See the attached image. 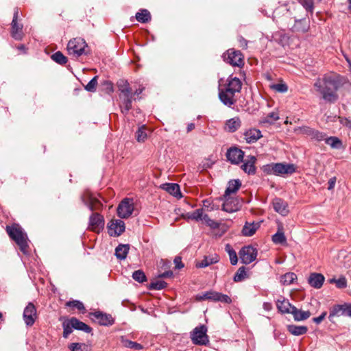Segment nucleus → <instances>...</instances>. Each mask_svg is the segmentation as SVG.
Wrapping results in <instances>:
<instances>
[{
    "label": "nucleus",
    "instance_id": "60",
    "mask_svg": "<svg viewBox=\"0 0 351 351\" xmlns=\"http://www.w3.org/2000/svg\"><path fill=\"white\" fill-rule=\"evenodd\" d=\"M326 315H327L326 311H324L319 316H318L317 317H314L313 319V321L315 324H319L325 319Z\"/></svg>",
    "mask_w": 351,
    "mask_h": 351
},
{
    "label": "nucleus",
    "instance_id": "7",
    "mask_svg": "<svg viewBox=\"0 0 351 351\" xmlns=\"http://www.w3.org/2000/svg\"><path fill=\"white\" fill-rule=\"evenodd\" d=\"M341 316L351 317V304L345 303L343 304H337L330 308L328 319L331 322H335V317Z\"/></svg>",
    "mask_w": 351,
    "mask_h": 351
},
{
    "label": "nucleus",
    "instance_id": "25",
    "mask_svg": "<svg viewBox=\"0 0 351 351\" xmlns=\"http://www.w3.org/2000/svg\"><path fill=\"white\" fill-rule=\"evenodd\" d=\"M69 320L71 326H73L74 329L82 330L87 333H90L92 331V328L89 326L75 317H71Z\"/></svg>",
    "mask_w": 351,
    "mask_h": 351
},
{
    "label": "nucleus",
    "instance_id": "51",
    "mask_svg": "<svg viewBox=\"0 0 351 351\" xmlns=\"http://www.w3.org/2000/svg\"><path fill=\"white\" fill-rule=\"evenodd\" d=\"M69 320H67L62 324L63 327V337L67 338L69 335L73 332V327L71 326Z\"/></svg>",
    "mask_w": 351,
    "mask_h": 351
},
{
    "label": "nucleus",
    "instance_id": "26",
    "mask_svg": "<svg viewBox=\"0 0 351 351\" xmlns=\"http://www.w3.org/2000/svg\"><path fill=\"white\" fill-rule=\"evenodd\" d=\"M241 182L240 180H232L228 182V187L225 191L224 196L227 197L232 193H235L241 187Z\"/></svg>",
    "mask_w": 351,
    "mask_h": 351
},
{
    "label": "nucleus",
    "instance_id": "4",
    "mask_svg": "<svg viewBox=\"0 0 351 351\" xmlns=\"http://www.w3.org/2000/svg\"><path fill=\"white\" fill-rule=\"evenodd\" d=\"M263 170L264 173L269 175L282 176L293 173L295 171V167L293 164L270 163L264 165Z\"/></svg>",
    "mask_w": 351,
    "mask_h": 351
},
{
    "label": "nucleus",
    "instance_id": "24",
    "mask_svg": "<svg viewBox=\"0 0 351 351\" xmlns=\"http://www.w3.org/2000/svg\"><path fill=\"white\" fill-rule=\"evenodd\" d=\"M274 209L285 216L288 213L287 204L280 198H275L273 201Z\"/></svg>",
    "mask_w": 351,
    "mask_h": 351
},
{
    "label": "nucleus",
    "instance_id": "16",
    "mask_svg": "<svg viewBox=\"0 0 351 351\" xmlns=\"http://www.w3.org/2000/svg\"><path fill=\"white\" fill-rule=\"evenodd\" d=\"M89 227L91 230L99 232L104 227V219L97 213H93L89 218Z\"/></svg>",
    "mask_w": 351,
    "mask_h": 351
},
{
    "label": "nucleus",
    "instance_id": "57",
    "mask_svg": "<svg viewBox=\"0 0 351 351\" xmlns=\"http://www.w3.org/2000/svg\"><path fill=\"white\" fill-rule=\"evenodd\" d=\"M191 213L193 220L197 221L202 220V217L204 215L202 208L197 209L195 211L192 212Z\"/></svg>",
    "mask_w": 351,
    "mask_h": 351
},
{
    "label": "nucleus",
    "instance_id": "2",
    "mask_svg": "<svg viewBox=\"0 0 351 351\" xmlns=\"http://www.w3.org/2000/svg\"><path fill=\"white\" fill-rule=\"evenodd\" d=\"M242 88V82L239 78L230 75L223 88L219 90L220 101L226 106L230 107L237 102V95Z\"/></svg>",
    "mask_w": 351,
    "mask_h": 351
},
{
    "label": "nucleus",
    "instance_id": "38",
    "mask_svg": "<svg viewBox=\"0 0 351 351\" xmlns=\"http://www.w3.org/2000/svg\"><path fill=\"white\" fill-rule=\"evenodd\" d=\"M324 141L333 149H340L342 147L341 141L336 136L326 137Z\"/></svg>",
    "mask_w": 351,
    "mask_h": 351
},
{
    "label": "nucleus",
    "instance_id": "3",
    "mask_svg": "<svg viewBox=\"0 0 351 351\" xmlns=\"http://www.w3.org/2000/svg\"><path fill=\"white\" fill-rule=\"evenodd\" d=\"M6 232L9 237L19 246L24 254L27 253V236L22 228L18 224L6 226Z\"/></svg>",
    "mask_w": 351,
    "mask_h": 351
},
{
    "label": "nucleus",
    "instance_id": "1",
    "mask_svg": "<svg viewBox=\"0 0 351 351\" xmlns=\"http://www.w3.org/2000/svg\"><path fill=\"white\" fill-rule=\"evenodd\" d=\"M341 85L340 76L335 73H327L318 78L314 83V87L324 100L335 103L338 99L337 91Z\"/></svg>",
    "mask_w": 351,
    "mask_h": 351
},
{
    "label": "nucleus",
    "instance_id": "39",
    "mask_svg": "<svg viewBox=\"0 0 351 351\" xmlns=\"http://www.w3.org/2000/svg\"><path fill=\"white\" fill-rule=\"evenodd\" d=\"M225 250L229 255L230 263L232 265H235L238 263V257L235 250L232 247L230 244H226Z\"/></svg>",
    "mask_w": 351,
    "mask_h": 351
},
{
    "label": "nucleus",
    "instance_id": "29",
    "mask_svg": "<svg viewBox=\"0 0 351 351\" xmlns=\"http://www.w3.org/2000/svg\"><path fill=\"white\" fill-rule=\"evenodd\" d=\"M219 261V256L216 254L213 256H204V259L196 263L198 268H204L213 263H216Z\"/></svg>",
    "mask_w": 351,
    "mask_h": 351
},
{
    "label": "nucleus",
    "instance_id": "19",
    "mask_svg": "<svg viewBox=\"0 0 351 351\" xmlns=\"http://www.w3.org/2000/svg\"><path fill=\"white\" fill-rule=\"evenodd\" d=\"M256 161V158L254 156H249L245 160L243 164L241 165V169L248 173V174H254L256 172L255 162Z\"/></svg>",
    "mask_w": 351,
    "mask_h": 351
},
{
    "label": "nucleus",
    "instance_id": "27",
    "mask_svg": "<svg viewBox=\"0 0 351 351\" xmlns=\"http://www.w3.org/2000/svg\"><path fill=\"white\" fill-rule=\"evenodd\" d=\"M241 125V121L238 117L232 118L226 121V130L229 132H234Z\"/></svg>",
    "mask_w": 351,
    "mask_h": 351
},
{
    "label": "nucleus",
    "instance_id": "53",
    "mask_svg": "<svg viewBox=\"0 0 351 351\" xmlns=\"http://www.w3.org/2000/svg\"><path fill=\"white\" fill-rule=\"evenodd\" d=\"M271 88L278 93H286L288 90L287 84L284 83L272 84Z\"/></svg>",
    "mask_w": 351,
    "mask_h": 351
},
{
    "label": "nucleus",
    "instance_id": "22",
    "mask_svg": "<svg viewBox=\"0 0 351 351\" xmlns=\"http://www.w3.org/2000/svg\"><path fill=\"white\" fill-rule=\"evenodd\" d=\"M262 136L259 130L252 128L245 132L244 138L247 143H254Z\"/></svg>",
    "mask_w": 351,
    "mask_h": 351
},
{
    "label": "nucleus",
    "instance_id": "48",
    "mask_svg": "<svg viewBox=\"0 0 351 351\" xmlns=\"http://www.w3.org/2000/svg\"><path fill=\"white\" fill-rule=\"evenodd\" d=\"M132 278L134 280L140 283H142L147 280L146 276L142 270L135 271L132 274Z\"/></svg>",
    "mask_w": 351,
    "mask_h": 351
},
{
    "label": "nucleus",
    "instance_id": "36",
    "mask_svg": "<svg viewBox=\"0 0 351 351\" xmlns=\"http://www.w3.org/2000/svg\"><path fill=\"white\" fill-rule=\"evenodd\" d=\"M296 280L297 276L293 272L286 273L280 277V282L285 286L293 284Z\"/></svg>",
    "mask_w": 351,
    "mask_h": 351
},
{
    "label": "nucleus",
    "instance_id": "49",
    "mask_svg": "<svg viewBox=\"0 0 351 351\" xmlns=\"http://www.w3.org/2000/svg\"><path fill=\"white\" fill-rule=\"evenodd\" d=\"M97 76H95L85 86L84 88L88 92L94 93L96 90L97 86Z\"/></svg>",
    "mask_w": 351,
    "mask_h": 351
},
{
    "label": "nucleus",
    "instance_id": "9",
    "mask_svg": "<svg viewBox=\"0 0 351 351\" xmlns=\"http://www.w3.org/2000/svg\"><path fill=\"white\" fill-rule=\"evenodd\" d=\"M224 60L232 65L241 67L243 65V56L240 51L229 49L223 54Z\"/></svg>",
    "mask_w": 351,
    "mask_h": 351
},
{
    "label": "nucleus",
    "instance_id": "40",
    "mask_svg": "<svg viewBox=\"0 0 351 351\" xmlns=\"http://www.w3.org/2000/svg\"><path fill=\"white\" fill-rule=\"evenodd\" d=\"M121 343L125 347L134 349L135 350H140L143 348V346L141 344L124 339L123 337H121Z\"/></svg>",
    "mask_w": 351,
    "mask_h": 351
},
{
    "label": "nucleus",
    "instance_id": "6",
    "mask_svg": "<svg viewBox=\"0 0 351 351\" xmlns=\"http://www.w3.org/2000/svg\"><path fill=\"white\" fill-rule=\"evenodd\" d=\"M206 332L207 327L205 325H200L195 327L191 332V339L192 342L195 345H208L209 343V339Z\"/></svg>",
    "mask_w": 351,
    "mask_h": 351
},
{
    "label": "nucleus",
    "instance_id": "46",
    "mask_svg": "<svg viewBox=\"0 0 351 351\" xmlns=\"http://www.w3.org/2000/svg\"><path fill=\"white\" fill-rule=\"evenodd\" d=\"M136 140L139 143H143L145 141L147 137L145 132V127L144 125L140 127L136 132Z\"/></svg>",
    "mask_w": 351,
    "mask_h": 351
},
{
    "label": "nucleus",
    "instance_id": "52",
    "mask_svg": "<svg viewBox=\"0 0 351 351\" xmlns=\"http://www.w3.org/2000/svg\"><path fill=\"white\" fill-rule=\"evenodd\" d=\"M202 220L204 221L205 223L213 229L217 228L219 227V223L209 218L208 215H204Z\"/></svg>",
    "mask_w": 351,
    "mask_h": 351
},
{
    "label": "nucleus",
    "instance_id": "10",
    "mask_svg": "<svg viewBox=\"0 0 351 351\" xmlns=\"http://www.w3.org/2000/svg\"><path fill=\"white\" fill-rule=\"evenodd\" d=\"M223 199L222 210L227 213H232L238 211L242 206V201L237 197H231L230 195L225 197L223 195Z\"/></svg>",
    "mask_w": 351,
    "mask_h": 351
},
{
    "label": "nucleus",
    "instance_id": "61",
    "mask_svg": "<svg viewBox=\"0 0 351 351\" xmlns=\"http://www.w3.org/2000/svg\"><path fill=\"white\" fill-rule=\"evenodd\" d=\"M208 295H209V291H206V292L202 293L201 294H198L196 295V300L198 301H202V300H208V296H209Z\"/></svg>",
    "mask_w": 351,
    "mask_h": 351
},
{
    "label": "nucleus",
    "instance_id": "35",
    "mask_svg": "<svg viewBox=\"0 0 351 351\" xmlns=\"http://www.w3.org/2000/svg\"><path fill=\"white\" fill-rule=\"evenodd\" d=\"M278 309L282 313H290L294 306L291 305L287 300H278L276 302Z\"/></svg>",
    "mask_w": 351,
    "mask_h": 351
},
{
    "label": "nucleus",
    "instance_id": "64",
    "mask_svg": "<svg viewBox=\"0 0 351 351\" xmlns=\"http://www.w3.org/2000/svg\"><path fill=\"white\" fill-rule=\"evenodd\" d=\"M336 177H332L331 178L329 179L328 182V190H332L334 189L335 186V183H336Z\"/></svg>",
    "mask_w": 351,
    "mask_h": 351
},
{
    "label": "nucleus",
    "instance_id": "14",
    "mask_svg": "<svg viewBox=\"0 0 351 351\" xmlns=\"http://www.w3.org/2000/svg\"><path fill=\"white\" fill-rule=\"evenodd\" d=\"M90 316L95 321H97L102 326H111L114 324V320L111 315L103 313L101 311H95L90 313Z\"/></svg>",
    "mask_w": 351,
    "mask_h": 351
},
{
    "label": "nucleus",
    "instance_id": "30",
    "mask_svg": "<svg viewBox=\"0 0 351 351\" xmlns=\"http://www.w3.org/2000/svg\"><path fill=\"white\" fill-rule=\"evenodd\" d=\"M287 330L293 335L300 336L306 334L308 331V328L305 326L290 324L287 326Z\"/></svg>",
    "mask_w": 351,
    "mask_h": 351
},
{
    "label": "nucleus",
    "instance_id": "56",
    "mask_svg": "<svg viewBox=\"0 0 351 351\" xmlns=\"http://www.w3.org/2000/svg\"><path fill=\"white\" fill-rule=\"evenodd\" d=\"M326 137V134L315 130L313 132V134L312 135L311 138L318 141H325Z\"/></svg>",
    "mask_w": 351,
    "mask_h": 351
},
{
    "label": "nucleus",
    "instance_id": "44",
    "mask_svg": "<svg viewBox=\"0 0 351 351\" xmlns=\"http://www.w3.org/2000/svg\"><path fill=\"white\" fill-rule=\"evenodd\" d=\"M286 237L284 233L281 231H278L272 236V241L276 244H283L286 243Z\"/></svg>",
    "mask_w": 351,
    "mask_h": 351
},
{
    "label": "nucleus",
    "instance_id": "50",
    "mask_svg": "<svg viewBox=\"0 0 351 351\" xmlns=\"http://www.w3.org/2000/svg\"><path fill=\"white\" fill-rule=\"evenodd\" d=\"M66 305L69 307H73L77 308L79 311H82L83 313L85 311L84 304L79 300L69 301L66 303Z\"/></svg>",
    "mask_w": 351,
    "mask_h": 351
},
{
    "label": "nucleus",
    "instance_id": "18",
    "mask_svg": "<svg viewBox=\"0 0 351 351\" xmlns=\"http://www.w3.org/2000/svg\"><path fill=\"white\" fill-rule=\"evenodd\" d=\"M309 28V20L308 19L304 18L295 21V24L291 27V31L296 34H304L308 31Z\"/></svg>",
    "mask_w": 351,
    "mask_h": 351
},
{
    "label": "nucleus",
    "instance_id": "62",
    "mask_svg": "<svg viewBox=\"0 0 351 351\" xmlns=\"http://www.w3.org/2000/svg\"><path fill=\"white\" fill-rule=\"evenodd\" d=\"M302 132L307 136H308L310 138H311L312 135L313 134L314 129L309 128V127H304L302 129Z\"/></svg>",
    "mask_w": 351,
    "mask_h": 351
},
{
    "label": "nucleus",
    "instance_id": "41",
    "mask_svg": "<svg viewBox=\"0 0 351 351\" xmlns=\"http://www.w3.org/2000/svg\"><path fill=\"white\" fill-rule=\"evenodd\" d=\"M329 283H335L336 287L339 289H343L347 287V280L344 276H341L339 279L335 278L328 280Z\"/></svg>",
    "mask_w": 351,
    "mask_h": 351
},
{
    "label": "nucleus",
    "instance_id": "20",
    "mask_svg": "<svg viewBox=\"0 0 351 351\" xmlns=\"http://www.w3.org/2000/svg\"><path fill=\"white\" fill-rule=\"evenodd\" d=\"M208 300L213 302H220L225 304H230L232 299L226 294L219 292L210 291L208 295Z\"/></svg>",
    "mask_w": 351,
    "mask_h": 351
},
{
    "label": "nucleus",
    "instance_id": "15",
    "mask_svg": "<svg viewBox=\"0 0 351 351\" xmlns=\"http://www.w3.org/2000/svg\"><path fill=\"white\" fill-rule=\"evenodd\" d=\"M23 317L27 326H31L34 324L36 318V309L32 303L29 302L25 308Z\"/></svg>",
    "mask_w": 351,
    "mask_h": 351
},
{
    "label": "nucleus",
    "instance_id": "32",
    "mask_svg": "<svg viewBox=\"0 0 351 351\" xmlns=\"http://www.w3.org/2000/svg\"><path fill=\"white\" fill-rule=\"evenodd\" d=\"M259 228L258 223H247L246 222L243 228L242 233L245 237L252 236L256 230Z\"/></svg>",
    "mask_w": 351,
    "mask_h": 351
},
{
    "label": "nucleus",
    "instance_id": "17",
    "mask_svg": "<svg viewBox=\"0 0 351 351\" xmlns=\"http://www.w3.org/2000/svg\"><path fill=\"white\" fill-rule=\"evenodd\" d=\"M244 152L237 147L230 148L227 153L226 157L228 160L232 163L237 165L243 160Z\"/></svg>",
    "mask_w": 351,
    "mask_h": 351
},
{
    "label": "nucleus",
    "instance_id": "37",
    "mask_svg": "<svg viewBox=\"0 0 351 351\" xmlns=\"http://www.w3.org/2000/svg\"><path fill=\"white\" fill-rule=\"evenodd\" d=\"M136 20L142 23H146L151 21V14L147 10L143 9L136 14Z\"/></svg>",
    "mask_w": 351,
    "mask_h": 351
},
{
    "label": "nucleus",
    "instance_id": "31",
    "mask_svg": "<svg viewBox=\"0 0 351 351\" xmlns=\"http://www.w3.org/2000/svg\"><path fill=\"white\" fill-rule=\"evenodd\" d=\"M123 106H121V112L124 114H127L132 108V94L129 95L120 96Z\"/></svg>",
    "mask_w": 351,
    "mask_h": 351
},
{
    "label": "nucleus",
    "instance_id": "45",
    "mask_svg": "<svg viewBox=\"0 0 351 351\" xmlns=\"http://www.w3.org/2000/svg\"><path fill=\"white\" fill-rule=\"evenodd\" d=\"M279 119L278 114L276 112H271L265 117L262 122L265 123H273L274 121Z\"/></svg>",
    "mask_w": 351,
    "mask_h": 351
},
{
    "label": "nucleus",
    "instance_id": "34",
    "mask_svg": "<svg viewBox=\"0 0 351 351\" xmlns=\"http://www.w3.org/2000/svg\"><path fill=\"white\" fill-rule=\"evenodd\" d=\"M117 85L118 87L119 90L121 92V95L120 96L123 95H129L130 94H132V89L130 87V84L128 82L125 80H119L117 82Z\"/></svg>",
    "mask_w": 351,
    "mask_h": 351
},
{
    "label": "nucleus",
    "instance_id": "33",
    "mask_svg": "<svg viewBox=\"0 0 351 351\" xmlns=\"http://www.w3.org/2000/svg\"><path fill=\"white\" fill-rule=\"evenodd\" d=\"M130 246L128 244H120L115 248V256L118 259L124 260L128 254Z\"/></svg>",
    "mask_w": 351,
    "mask_h": 351
},
{
    "label": "nucleus",
    "instance_id": "5",
    "mask_svg": "<svg viewBox=\"0 0 351 351\" xmlns=\"http://www.w3.org/2000/svg\"><path fill=\"white\" fill-rule=\"evenodd\" d=\"M87 47L88 45L83 38H74L69 41L66 49L69 55L80 57L87 53L86 51Z\"/></svg>",
    "mask_w": 351,
    "mask_h": 351
},
{
    "label": "nucleus",
    "instance_id": "28",
    "mask_svg": "<svg viewBox=\"0 0 351 351\" xmlns=\"http://www.w3.org/2000/svg\"><path fill=\"white\" fill-rule=\"evenodd\" d=\"M291 314L293 315L295 321H303L307 319L311 316V313L308 311H302L298 309L295 306L291 310Z\"/></svg>",
    "mask_w": 351,
    "mask_h": 351
},
{
    "label": "nucleus",
    "instance_id": "21",
    "mask_svg": "<svg viewBox=\"0 0 351 351\" xmlns=\"http://www.w3.org/2000/svg\"><path fill=\"white\" fill-rule=\"evenodd\" d=\"M161 188L177 198L182 197L180 186L178 184L165 183L161 185Z\"/></svg>",
    "mask_w": 351,
    "mask_h": 351
},
{
    "label": "nucleus",
    "instance_id": "12",
    "mask_svg": "<svg viewBox=\"0 0 351 351\" xmlns=\"http://www.w3.org/2000/svg\"><path fill=\"white\" fill-rule=\"evenodd\" d=\"M19 18V9L16 8L14 12L13 19L11 23L12 29L11 34L12 36L15 39L20 40L23 38V25L19 24L17 22Z\"/></svg>",
    "mask_w": 351,
    "mask_h": 351
},
{
    "label": "nucleus",
    "instance_id": "43",
    "mask_svg": "<svg viewBox=\"0 0 351 351\" xmlns=\"http://www.w3.org/2000/svg\"><path fill=\"white\" fill-rule=\"evenodd\" d=\"M247 274L245 267H241L234 274L233 280L234 282H241L246 278Z\"/></svg>",
    "mask_w": 351,
    "mask_h": 351
},
{
    "label": "nucleus",
    "instance_id": "63",
    "mask_svg": "<svg viewBox=\"0 0 351 351\" xmlns=\"http://www.w3.org/2000/svg\"><path fill=\"white\" fill-rule=\"evenodd\" d=\"M174 263L176 265V267L177 269H181L184 267V265L182 264V259L179 256H176L175 258H174Z\"/></svg>",
    "mask_w": 351,
    "mask_h": 351
},
{
    "label": "nucleus",
    "instance_id": "13",
    "mask_svg": "<svg viewBox=\"0 0 351 351\" xmlns=\"http://www.w3.org/2000/svg\"><path fill=\"white\" fill-rule=\"evenodd\" d=\"M108 228L110 236H119L125 231V223L121 219H112Z\"/></svg>",
    "mask_w": 351,
    "mask_h": 351
},
{
    "label": "nucleus",
    "instance_id": "42",
    "mask_svg": "<svg viewBox=\"0 0 351 351\" xmlns=\"http://www.w3.org/2000/svg\"><path fill=\"white\" fill-rule=\"evenodd\" d=\"M51 59L58 64H64L67 62V58L60 51H57L51 56Z\"/></svg>",
    "mask_w": 351,
    "mask_h": 351
},
{
    "label": "nucleus",
    "instance_id": "58",
    "mask_svg": "<svg viewBox=\"0 0 351 351\" xmlns=\"http://www.w3.org/2000/svg\"><path fill=\"white\" fill-rule=\"evenodd\" d=\"M85 204L87 205L88 208L91 211H93L94 210L97 209L96 205L97 204H100V203L96 199L93 198V197H90L89 202H85Z\"/></svg>",
    "mask_w": 351,
    "mask_h": 351
},
{
    "label": "nucleus",
    "instance_id": "55",
    "mask_svg": "<svg viewBox=\"0 0 351 351\" xmlns=\"http://www.w3.org/2000/svg\"><path fill=\"white\" fill-rule=\"evenodd\" d=\"M298 2L308 11H312L315 0H298Z\"/></svg>",
    "mask_w": 351,
    "mask_h": 351
},
{
    "label": "nucleus",
    "instance_id": "54",
    "mask_svg": "<svg viewBox=\"0 0 351 351\" xmlns=\"http://www.w3.org/2000/svg\"><path fill=\"white\" fill-rule=\"evenodd\" d=\"M101 85L103 86L104 90L106 93L110 94L114 91L113 84L110 81L105 80L102 82Z\"/></svg>",
    "mask_w": 351,
    "mask_h": 351
},
{
    "label": "nucleus",
    "instance_id": "47",
    "mask_svg": "<svg viewBox=\"0 0 351 351\" xmlns=\"http://www.w3.org/2000/svg\"><path fill=\"white\" fill-rule=\"evenodd\" d=\"M167 284L164 280H158L152 282L149 285V289L153 290H161L167 287Z\"/></svg>",
    "mask_w": 351,
    "mask_h": 351
},
{
    "label": "nucleus",
    "instance_id": "8",
    "mask_svg": "<svg viewBox=\"0 0 351 351\" xmlns=\"http://www.w3.org/2000/svg\"><path fill=\"white\" fill-rule=\"evenodd\" d=\"M117 215L120 218L127 219L131 216L134 211L133 199L125 198L117 207Z\"/></svg>",
    "mask_w": 351,
    "mask_h": 351
},
{
    "label": "nucleus",
    "instance_id": "59",
    "mask_svg": "<svg viewBox=\"0 0 351 351\" xmlns=\"http://www.w3.org/2000/svg\"><path fill=\"white\" fill-rule=\"evenodd\" d=\"M85 346L84 344L79 343H72L69 346V348L71 351H76L82 349V346Z\"/></svg>",
    "mask_w": 351,
    "mask_h": 351
},
{
    "label": "nucleus",
    "instance_id": "23",
    "mask_svg": "<svg viewBox=\"0 0 351 351\" xmlns=\"http://www.w3.org/2000/svg\"><path fill=\"white\" fill-rule=\"evenodd\" d=\"M324 280L325 278L322 274L313 273L308 277V282L311 287L315 289H319L323 285Z\"/></svg>",
    "mask_w": 351,
    "mask_h": 351
},
{
    "label": "nucleus",
    "instance_id": "11",
    "mask_svg": "<svg viewBox=\"0 0 351 351\" xmlns=\"http://www.w3.org/2000/svg\"><path fill=\"white\" fill-rule=\"evenodd\" d=\"M239 256L241 263L247 265L256 258L257 251L251 245L244 246L239 252Z\"/></svg>",
    "mask_w": 351,
    "mask_h": 351
}]
</instances>
